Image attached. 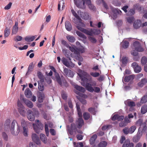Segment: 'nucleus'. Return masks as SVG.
Instances as JSON below:
<instances>
[{"label":"nucleus","mask_w":147,"mask_h":147,"mask_svg":"<svg viewBox=\"0 0 147 147\" xmlns=\"http://www.w3.org/2000/svg\"><path fill=\"white\" fill-rule=\"evenodd\" d=\"M141 64L142 65H145L147 63V59L146 57L144 56L142 57L141 59Z\"/></svg>","instance_id":"nucleus-46"},{"label":"nucleus","mask_w":147,"mask_h":147,"mask_svg":"<svg viewBox=\"0 0 147 147\" xmlns=\"http://www.w3.org/2000/svg\"><path fill=\"white\" fill-rule=\"evenodd\" d=\"M12 3L11 2H9L6 6L4 7V9L5 10H8L10 9L12 5Z\"/></svg>","instance_id":"nucleus-64"},{"label":"nucleus","mask_w":147,"mask_h":147,"mask_svg":"<svg viewBox=\"0 0 147 147\" xmlns=\"http://www.w3.org/2000/svg\"><path fill=\"white\" fill-rule=\"evenodd\" d=\"M61 61L63 64L67 67H69L70 66V64L67 60L64 57H63L61 59Z\"/></svg>","instance_id":"nucleus-31"},{"label":"nucleus","mask_w":147,"mask_h":147,"mask_svg":"<svg viewBox=\"0 0 147 147\" xmlns=\"http://www.w3.org/2000/svg\"><path fill=\"white\" fill-rule=\"evenodd\" d=\"M24 107L23 109H18V111L21 115L23 116H25L26 115V112L24 110Z\"/></svg>","instance_id":"nucleus-38"},{"label":"nucleus","mask_w":147,"mask_h":147,"mask_svg":"<svg viewBox=\"0 0 147 147\" xmlns=\"http://www.w3.org/2000/svg\"><path fill=\"white\" fill-rule=\"evenodd\" d=\"M147 82V79L144 78L142 79L141 81L138 83V85L140 87H143Z\"/></svg>","instance_id":"nucleus-24"},{"label":"nucleus","mask_w":147,"mask_h":147,"mask_svg":"<svg viewBox=\"0 0 147 147\" xmlns=\"http://www.w3.org/2000/svg\"><path fill=\"white\" fill-rule=\"evenodd\" d=\"M75 124L78 129H81L84 125V121L82 118H79L76 121Z\"/></svg>","instance_id":"nucleus-8"},{"label":"nucleus","mask_w":147,"mask_h":147,"mask_svg":"<svg viewBox=\"0 0 147 147\" xmlns=\"http://www.w3.org/2000/svg\"><path fill=\"white\" fill-rule=\"evenodd\" d=\"M97 137V136L96 134H94L90 138L89 142L90 143L91 145H93L94 144Z\"/></svg>","instance_id":"nucleus-25"},{"label":"nucleus","mask_w":147,"mask_h":147,"mask_svg":"<svg viewBox=\"0 0 147 147\" xmlns=\"http://www.w3.org/2000/svg\"><path fill=\"white\" fill-rule=\"evenodd\" d=\"M23 133L24 135L25 136H28V134H27L28 129L25 127H24L23 128Z\"/></svg>","instance_id":"nucleus-59"},{"label":"nucleus","mask_w":147,"mask_h":147,"mask_svg":"<svg viewBox=\"0 0 147 147\" xmlns=\"http://www.w3.org/2000/svg\"><path fill=\"white\" fill-rule=\"evenodd\" d=\"M37 76L38 78L40 79V82L41 83H43L45 81V77L40 72H38L37 73Z\"/></svg>","instance_id":"nucleus-27"},{"label":"nucleus","mask_w":147,"mask_h":147,"mask_svg":"<svg viewBox=\"0 0 147 147\" xmlns=\"http://www.w3.org/2000/svg\"><path fill=\"white\" fill-rule=\"evenodd\" d=\"M147 112V105H145L142 106L141 109V112L144 114Z\"/></svg>","instance_id":"nucleus-33"},{"label":"nucleus","mask_w":147,"mask_h":147,"mask_svg":"<svg viewBox=\"0 0 147 147\" xmlns=\"http://www.w3.org/2000/svg\"><path fill=\"white\" fill-rule=\"evenodd\" d=\"M74 147H83V144L82 142L77 143L76 144L75 142L74 143Z\"/></svg>","instance_id":"nucleus-56"},{"label":"nucleus","mask_w":147,"mask_h":147,"mask_svg":"<svg viewBox=\"0 0 147 147\" xmlns=\"http://www.w3.org/2000/svg\"><path fill=\"white\" fill-rule=\"evenodd\" d=\"M32 138L33 141L37 144L40 145L41 144V142L39 138L36 134H32Z\"/></svg>","instance_id":"nucleus-10"},{"label":"nucleus","mask_w":147,"mask_h":147,"mask_svg":"<svg viewBox=\"0 0 147 147\" xmlns=\"http://www.w3.org/2000/svg\"><path fill=\"white\" fill-rule=\"evenodd\" d=\"M128 58L127 57H122L121 61L123 65H126L128 61Z\"/></svg>","instance_id":"nucleus-36"},{"label":"nucleus","mask_w":147,"mask_h":147,"mask_svg":"<svg viewBox=\"0 0 147 147\" xmlns=\"http://www.w3.org/2000/svg\"><path fill=\"white\" fill-rule=\"evenodd\" d=\"M50 69L55 73V76L56 80L58 84L61 86H62V82L61 78L59 74L57 72L56 70L53 66H50Z\"/></svg>","instance_id":"nucleus-5"},{"label":"nucleus","mask_w":147,"mask_h":147,"mask_svg":"<svg viewBox=\"0 0 147 147\" xmlns=\"http://www.w3.org/2000/svg\"><path fill=\"white\" fill-rule=\"evenodd\" d=\"M24 94L26 96L27 98H30L32 96V92L29 88H27L25 90Z\"/></svg>","instance_id":"nucleus-23"},{"label":"nucleus","mask_w":147,"mask_h":147,"mask_svg":"<svg viewBox=\"0 0 147 147\" xmlns=\"http://www.w3.org/2000/svg\"><path fill=\"white\" fill-rule=\"evenodd\" d=\"M134 9H130L128 12L129 15L132 16L135 13V10Z\"/></svg>","instance_id":"nucleus-62"},{"label":"nucleus","mask_w":147,"mask_h":147,"mask_svg":"<svg viewBox=\"0 0 147 147\" xmlns=\"http://www.w3.org/2000/svg\"><path fill=\"white\" fill-rule=\"evenodd\" d=\"M131 66L134 69V72L136 73H139L141 72L142 69L140 66H139L137 63L133 62L131 64Z\"/></svg>","instance_id":"nucleus-9"},{"label":"nucleus","mask_w":147,"mask_h":147,"mask_svg":"<svg viewBox=\"0 0 147 147\" xmlns=\"http://www.w3.org/2000/svg\"><path fill=\"white\" fill-rule=\"evenodd\" d=\"M88 111L93 115H95L96 114V111L94 107H90L88 108Z\"/></svg>","instance_id":"nucleus-44"},{"label":"nucleus","mask_w":147,"mask_h":147,"mask_svg":"<svg viewBox=\"0 0 147 147\" xmlns=\"http://www.w3.org/2000/svg\"><path fill=\"white\" fill-rule=\"evenodd\" d=\"M122 147H134V144L130 142L129 140L128 139L125 140Z\"/></svg>","instance_id":"nucleus-13"},{"label":"nucleus","mask_w":147,"mask_h":147,"mask_svg":"<svg viewBox=\"0 0 147 147\" xmlns=\"http://www.w3.org/2000/svg\"><path fill=\"white\" fill-rule=\"evenodd\" d=\"M147 102V92L141 98L140 103L141 104H144Z\"/></svg>","instance_id":"nucleus-28"},{"label":"nucleus","mask_w":147,"mask_h":147,"mask_svg":"<svg viewBox=\"0 0 147 147\" xmlns=\"http://www.w3.org/2000/svg\"><path fill=\"white\" fill-rule=\"evenodd\" d=\"M24 102L27 106L30 108H32L33 106V103L30 101L27 100H25Z\"/></svg>","instance_id":"nucleus-34"},{"label":"nucleus","mask_w":147,"mask_h":147,"mask_svg":"<svg viewBox=\"0 0 147 147\" xmlns=\"http://www.w3.org/2000/svg\"><path fill=\"white\" fill-rule=\"evenodd\" d=\"M86 3L87 4L89 8L91 10L94 11L96 9V7L91 3L90 0H86Z\"/></svg>","instance_id":"nucleus-20"},{"label":"nucleus","mask_w":147,"mask_h":147,"mask_svg":"<svg viewBox=\"0 0 147 147\" xmlns=\"http://www.w3.org/2000/svg\"><path fill=\"white\" fill-rule=\"evenodd\" d=\"M40 138L41 140L44 143H47V138L44 134H41L40 135Z\"/></svg>","instance_id":"nucleus-37"},{"label":"nucleus","mask_w":147,"mask_h":147,"mask_svg":"<svg viewBox=\"0 0 147 147\" xmlns=\"http://www.w3.org/2000/svg\"><path fill=\"white\" fill-rule=\"evenodd\" d=\"M129 128L128 127H127L124 128L123 130V131L125 134L127 135L129 134Z\"/></svg>","instance_id":"nucleus-52"},{"label":"nucleus","mask_w":147,"mask_h":147,"mask_svg":"<svg viewBox=\"0 0 147 147\" xmlns=\"http://www.w3.org/2000/svg\"><path fill=\"white\" fill-rule=\"evenodd\" d=\"M65 27L68 31H70L72 29V25L71 23L68 21H66L65 23Z\"/></svg>","instance_id":"nucleus-22"},{"label":"nucleus","mask_w":147,"mask_h":147,"mask_svg":"<svg viewBox=\"0 0 147 147\" xmlns=\"http://www.w3.org/2000/svg\"><path fill=\"white\" fill-rule=\"evenodd\" d=\"M124 103L126 106L130 107H134L136 106V104L134 102L132 101H130L129 100H127L124 102Z\"/></svg>","instance_id":"nucleus-21"},{"label":"nucleus","mask_w":147,"mask_h":147,"mask_svg":"<svg viewBox=\"0 0 147 147\" xmlns=\"http://www.w3.org/2000/svg\"><path fill=\"white\" fill-rule=\"evenodd\" d=\"M107 145V143L106 141L100 142L98 144L99 147H106Z\"/></svg>","instance_id":"nucleus-48"},{"label":"nucleus","mask_w":147,"mask_h":147,"mask_svg":"<svg viewBox=\"0 0 147 147\" xmlns=\"http://www.w3.org/2000/svg\"><path fill=\"white\" fill-rule=\"evenodd\" d=\"M35 38V37L34 36H33L31 37H29L28 36L26 37L25 38V41L27 42H30L33 41Z\"/></svg>","instance_id":"nucleus-40"},{"label":"nucleus","mask_w":147,"mask_h":147,"mask_svg":"<svg viewBox=\"0 0 147 147\" xmlns=\"http://www.w3.org/2000/svg\"><path fill=\"white\" fill-rule=\"evenodd\" d=\"M80 101L83 104L85 105L86 103V100L80 97L78 98Z\"/></svg>","instance_id":"nucleus-58"},{"label":"nucleus","mask_w":147,"mask_h":147,"mask_svg":"<svg viewBox=\"0 0 147 147\" xmlns=\"http://www.w3.org/2000/svg\"><path fill=\"white\" fill-rule=\"evenodd\" d=\"M90 75H89L90 76H92L94 77H98L100 75V74L99 73L97 72H91L90 73Z\"/></svg>","instance_id":"nucleus-49"},{"label":"nucleus","mask_w":147,"mask_h":147,"mask_svg":"<svg viewBox=\"0 0 147 147\" xmlns=\"http://www.w3.org/2000/svg\"><path fill=\"white\" fill-rule=\"evenodd\" d=\"M134 8L135 9H137L138 11H140L142 10L141 6L139 4H136L134 5Z\"/></svg>","instance_id":"nucleus-41"},{"label":"nucleus","mask_w":147,"mask_h":147,"mask_svg":"<svg viewBox=\"0 0 147 147\" xmlns=\"http://www.w3.org/2000/svg\"><path fill=\"white\" fill-rule=\"evenodd\" d=\"M89 40L91 42L93 43H95L97 42L96 39L93 37L89 36L88 37Z\"/></svg>","instance_id":"nucleus-55"},{"label":"nucleus","mask_w":147,"mask_h":147,"mask_svg":"<svg viewBox=\"0 0 147 147\" xmlns=\"http://www.w3.org/2000/svg\"><path fill=\"white\" fill-rule=\"evenodd\" d=\"M78 76L80 77L82 82L81 83L82 85L84 87L86 90L88 91L93 92L94 91L97 93L100 92V88L98 87L95 86H96V82L93 81L92 84L87 82L85 84V82H87L88 81H90L92 80V78L91 76L87 72L81 70L79 71Z\"/></svg>","instance_id":"nucleus-1"},{"label":"nucleus","mask_w":147,"mask_h":147,"mask_svg":"<svg viewBox=\"0 0 147 147\" xmlns=\"http://www.w3.org/2000/svg\"><path fill=\"white\" fill-rule=\"evenodd\" d=\"M38 89L40 91H42L44 90V86L42 84V83H41L40 84L39 82H38Z\"/></svg>","instance_id":"nucleus-45"},{"label":"nucleus","mask_w":147,"mask_h":147,"mask_svg":"<svg viewBox=\"0 0 147 147\" xmlns=\"http://www.w3.org/2000/svg\"><path fill=\"white\" fill-rule=\"evenodd\" d=\"M76 33L78 36L81 38L85 39H86V36L84 34L78 31H76Z\"/></svg>","instance_id":"nucleus-50"},{"label":"nucleus","mask_w":147,"mask_h":147,"mask_svg":"<svg viewBox=\"0 0 147 147\" xmlns=\"http://www.w3.org/2000/svg\"><path fill=\"white\" fill-rule=\"evenodd\" d=\"M75 88L77 90L81 92L84 93L85 92V89L82 86H78V85H76L75 86Z\"/></svg>","instance_id":"nucleus-32"},{"label":"nucleus","mask_w":147,"mask_h":147,"mask_svg":"<svg viewBox=\"0 0 147 147\" xmlns=\"http://www.w3.org/2000/svg\"><path fill=\"white\" fill-rule=\"evenodd\" d=\"M135 77V75L132 74L129 76H125L124 81L126 82H129L130 81H132Z\"/></svg>","instance_id":"nucleus-14"},{"label":"nucleus","mask_w":147,"mask_h":147,"mask_svg":"<svg viewBox=\"0 0 147 147\" xmlns=\"http://www.w3.org/2000/svg\"><path fill=\"white\" fill-rule=\"evenodd\" d=\"M44 95L41 94L38 97V101L39 102H42L43 101Z\"/></svg>","instance_id":"nucleus-54"},{"label":"nucleus","mask_w":147,"mask_h":147,"mask_svg":"<svg viewBox=\"0 0 147 147\" xmlns=\"http://www.w3.org/2000/svg\"><path fill=\"white\" fill-rule=\"evenodd\" d=\"M112 11L114 13L113 17L115 19L117 18V15L122 13L121 11L118 9L113 8Z\"/></svg>","instance_id":"nucleus-18"},{"label":"nucleus","mask_w":147,"mask_h":147,"mask_svg":"<svg viewBox=\"0 0 147 147\" xmlns=\"http://www.w3.org/2000/svg\"><path fill=\"white\" fill-rule=\"evenodd\" d=\"M73 48L74 49H76L80 53H83L85 52L84 48L82 46L79 47L78 48L76 46H74V47H73Z\"/></svg>","instance_id":"nucleus-29"},{"label":"nucleus","mask_w":147,"mask_h":147,"mask_svg":"<svg viewBox=\"0 0 147 147\" xmlns=\"http://www.w3.org/2000/svg\"><path fill=\"white\" fill-rule=\"evenodd\" d=\"M83 117L85 120H88L90 118V114L87 112H84L83 115Z\"/></svg>","instance_id":"nucleus-39"},{"label":"nucleus","mask_w":147,"mask_h":147,"mask_svg":"<svg viewBox=\"0 0 147 147\" xmlns=\"http://www.w3.org/2000/svg\"><path fill=\"white\" fill-rule=\"evenodd\" d=\"M18 23L17 22H16L14 25L13 26L12 30V34H15L18 32Z\"/></svg>","instance_id":"nucleus-17"},{"label":"nucleus","mask_w":147,"mask_h":147,"mask_svg":"<svg viewBox=\"0 0 147 147\" xmlns=\"http://www.w3.org/2000/svg\"><path fill=\"white\" fill-rule=\"evenodd\" d=\"M61 44L64 46H65L67 48H69V49L71 52H74V51H76L75 49L73 48V47H71L67 43L66 41L64 40H61ZM76 53L77 51H75Z\"/></svg>","instance_id":"nucleus-15"},{"label":"nucleus","mask_w":147,"mask_h":147,"mask_svg":"<svg viewBox=\"0 0 147 147\" xmlns=\"http://www.w3.org/2000/svg\"><path fill=\"white\" fill-rule=\"evenodd\" d=\"M35 122L36 124H33V126L35 131L39 134L41 130L43 129L44 125L38 120H36Z\"/></svg>","instance_id":"nucleus-3"},{"label":"nucleus","mask_w":147,"mask_h":147,"mask_svg":"<svg viewBox=\"0 0 147 147\" xmlns=\"http://www.w3.org/2000/svg\"><path fill=\"white\" fill-rule=\"evenodd\" d=\"M136 127L135 125H133L131 127L129 128V134H132L133 133L136 129Z\"/></svg>","instance_id":"nucleus-43"},{"label":"nucleus","mask_w":147,"mask_h":147,"mask_svg":"<svg viewBox=\"0 0 147 147\" xmlns=\"http://www.w3.org/2000/svg\"><path fill=\"white\" fill-rule=\"evenodd\" d=\"M76 51H77V53L75 52V51H74V52H73L74 54L76 55L75 56V58L78 60L82 62L83 61V58L80 55V53L76 49H75Z\"/></svg>","instance_id":"nucleus-11"},{"label":"nucleus","mask_w":147,"mask_h":147,"mask_svg":"<svg viewBox=\"0 0 147 147\" xmlns=\"http://www.w3.org/2000/svg\"><path fill=\"white\" fill-rule=\"evenodd\" d=\"M141 21L140 20H137L135 21L133 24L134 28L136 29L139 28L141 26Z\"/></svg>","instance_id":"nucleus-19"},{"label":"nucleus","mask_w":147,"mask_h":147,"mask_svg":"<svg viewBox=\"0 0 147 147\" xmlns=\"http://www.w3.org/2000/svg\"><path fill=\"white\" fill-rule=\"evenodd\" d=\"M140 138L138 136H135L133 138V142H137L140 140Z\"/></svg>","instance_id":"nucleus-53"},{"label":"nucleus","mask_w":147,"mask_h":147,"mask_svg":"<svg viewBox=\"0 0 147 147\" xmlns=\"http://www.w3.org/2000/svg\"><path fill=\"white\" fill-rule=\"evenodd\" d=\"M20 127L18 125L17 126V131L16 133L14 132V128H11V127L10 128V131L11 134L14 135H18L20 132Z\"/></svg>","instance_id":"nucleus-26"},{"label":"nucleus","mask_w":147,"mask_h":147,"mask_svg":"<svg viewBox=\"0 0 147 147\" xmlns=\"http://www.w3.org/2000/svg\"><path fill=\"white\" fill-rule=\"evenodd\" d=\"M11 122L9 119H7L5 121L4 125V129L5 130L7 131L9 130Z\"/></svg>","instance_id":"nucleus-12"},{"label":"nucleus","mask_w":147,"mask_h":147,"mask_svg":"<svg viewBox=\"0 0 147 147\" xmlns=\"http://www.w3.org/2000/svg\"><path fill=\"white\" fill-rule=\"evenodd\" d=\"M77 28L82 32L86 34L92 36L93 34H98L100 33V30L96 29H91L90 30H88L84 28L81 27L80 26H77Z\"/></svg>","instance_id":"nucleus-2"},{"label":"nucleus","mask_w":147,"mask_h":147,"mask_svg":"<svg viewBox=\"0 0 147 147\" xmlns=\"http://www.w3.org/2000/svg\"><path fill=\"white\" fill-rule=\"evenodd\" d=\"M66 38L68 40L71 42H74L76 40L75 37L72 36H66Z\"/></svg>","instance_id":"nucleus-35"},{"label":"nucleus","mask_w":147,"mask_h":147,"mask_svg":"<svg viewBox=\"0 0 147 147\" xmlns=\"http://www.w3.org/2000/svg\"><path fill=\"white\" fill-rule=\"evenodd\" d=\"M80 129H78L75 123H73L71 124V128L68 129V131L70 135H72L73 132L75 133L77 132L78 133L82 134V131Z\"/></svg>","instance_id":"nucleus-4"},{"label":"nucleus","mask_w":147,"mask_h":147,"mask_svg":"<svg viewBox=\"0 0 147 147\" xmlns=\"http://www.w3.org/2000/svg\"><path fill=\"white\" fill-rule=\"evenodd\" d=\"M74 0V2L76 6L78 8L83 9L85 7V3L86 2V0Z\"/></svg>","instance_id":"nucleus-6"},{"label":"nucleus","mask_w":147,"mask_h":147,"mask_svg":"<svg viewBox=\"0 0 147 147\" xmlns=\"http://www.w3.org/2000/svg\"><path fill=\"white\" fill-rule=\"evenodd\" d=\"M142 119H139L136 122V124L137 126H141L143 124Z\"/></svg>","instance_id":"nucleus-51"},{"label":"nucleus","mask_w":147,"mask_h":147,"mask_svg":"<svg viewBox=\"0 0 147 147\" xmlns=\"http://www.w3.org/2000/svg\"><path fill=\"white\" fill-rule=\"evenodd\" d=\"M28 113V114L27 117L28 119L31 121H34L35 119L34 116L33 114L32 111L31 110H29Z\"/></svg>","instance_id":"nucleus-16"},{"label":"nucleus","mask_w":147,"mask_h":147,"mask_svg":"<svg viewBox=\"0 0 147 147\" xmlns=\"http://www.w3.org/2000/svg\"><path fill=\"white\" fill-rule=\"evenodd\" d=\"M4 36L5 37H7L10 34V28L6 27L4 31Z\"/></svg>","instance_id":"nucleus-30"},{"label":"nucleus","mask_w":147,"mask_h":147,"mask_svg":"<svg viewBox=\"0 0 147 147\" xmlns=\"http://www.w3.org/2000/svg\"><path fill=\"white\" fill-rule=\"evenodd\" d=\"M2 136L4 140L6 141L8 140V136L7 134L5 132L2 133Z\"/></svg>","instance_id":"nucleus-61"},{"label":"nucleus","mask_w":147,"mask_h":147,"mask_svg":"<svg viewBox=\"0 0 147 147\" xmlns=\"http://www.w3.org/2000/svg\"><path fill=\"white\" fill-rule=\"evenodd\" d=\"M138 51H136V50H133L131 51V55L134 56H136L138 55Z\"/></svg>","instance_id":"nucleus-57"},{"label":"nucleus","mask_w":147,"mask_h":147,"mask_svg":"<svg viewBox=\"0 0 147 147\" xmlns=\"http://www.w3.org/2000/svg\"><path fill=\"white\" fill-rule=\"evenodd\" d=\"M127 124L124 121H122L119 123V126L121 127H124L127 125Z\"/></svg>","instance_id":"nucleus-60"},{"label":"nucleus","mask_w":147,"mask_h":147,"mask_svg":"<svg viewBox=\"0 0 147 147\" xmlns=\"http://www.w3.org/2000/svg\"><path fill=\"white\" fill-rule=\"evenodd\" d=\"M129 42L127 40H124L123 42L122 47L124 49H126L129 46Z\"/></svg>","instance_id":"nucleus-42"},{"label":"nucleus","mask_w":147,"mask_h":147,"mask_svg":"<svg viewBox=\"0 0 147 147\" xmlns=\"http://www.w3.org/2000/svg\"><path fill=\"white\" fill-rule=\"evenodd\" d=\"M134 20V18L133 17H128L127 18V21L130 23L133 22Z\"/></svg>","instance_id":"nucleus-63"},{"label":"nucleus","mask_w":147,"mask_h":147,"mask_svg":"<svg viewBox=\"0 0 147 147\" xmlns=\"http://www.w3.org/2000/svg\"><path fill=\"white\" fill-rule=\"evenodd\" d=\"M71 12L73 15L78 20H80L81 19L80 18L78 15L77 13L73 9L71 10Z\"/></svg>","instance_id":"nucleus-47"},{"label":"nucleus","mask_w":147,"mask_h":147,"mask_svg":"<svg viewBox=\"0 0 147 147\" xmlns=\"http://www.w3.org/2000/svg\"><path fill=\"white\" fill-rule=\"evenodd\" d=\"M133 46L135 50L137 51L142 52L144 51V49L141 46L140 43L137 41L133 43Z\"/></svg>","instance_id":"nucleus-7"}]
</instances>
